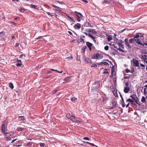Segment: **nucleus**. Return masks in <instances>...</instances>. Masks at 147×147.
I'll return each mask as SVG.
<instances>
[{
  "label": "nucleus",
  "instance_id": "nucleus-1",
  "mask_svg": "<svg viewBox=\"0 0 147 147\" xmlns=\"http://www.w3.org/2000/svg\"><path fill=\"white\" fill-rule=\"evenodd\" d=\"M133 100H134V101L137 104L140 105L138 102L139 101L138 98L136 96V94H134L133 95H131L130 96Z\"/></svg>",
  "mask_w": 147,
  "mask_h": 147
},
{
  "label": "nucleus",
  "instance_id": "nucleus-2",
  "mask_svg": "<svg viewBox=\"0 0 147 147\" xmlns=\"http://www.w3.org/2000/svg\"><path fill=\"white\" fill-rule=\"evenodd\" d=\"M102 57L103 56L102 54H99L98 53H97L94 56L93 58L96 59H100L102 58Z\"/></svg>",
  "mask_w": 147,
  "mask_h": 147
},
{
  "label": "nucleus",
  "instance_id": "nucleus-3",
  "mask_svg": "<svg viewBox=\"0 0 147 147\" xmlns=\"http://www.w3.org/2000/svg\"><path fill=\"white\" fill-rule=\"evenodd\" d=\"M124 42L126 46H127L128 48L131 49V47L128 42V39L127 38H125L124 40Z\"/></svg>",
  "mask_w": 147,
  "mask_h": 147
},
{
  "label": "nucleus",
  "instance_id": "nucleus-4",
  "mask_svg": "<svg viewBox=\"0 0 147 147\" xmlns=\"http://www.w3.org/2000/svg\"><path fill=\"white\" fill-rule=\"evenodd\" d=\"M5 121H3L2 123V125L1 126V130L2 132H5Z\"/></svg>",
  "mask_w": 147,
  "mask_h": 147
},
{
  "label": "nucleus",
  "instance_id": "nucleus-5",
  "mask_svg": "<svg viewBox=\"0 0 147 147\" xmlns=\"http://www.w3.org/2000/svg\"><path fill=\"white\" fill-rule=\"evenodd\" d=\"M133 63H134V66L137 67H139V63L138 60H136L135 59H133Z\"/></svg>",
  "mask_w": 147,
  "mask_h": 147
},
{
  "label": "nucleus",
  "instance_id": "nucleus-6",
  "mask_svg": "<svg viewBox=\"0 0 147 147\" xmlns=\"http://www.w3.org/2000/svg\"><path fill=\"white\" fill-rule=\"evenodd\" d=\"M130 90V88L129 86H125L124 87L123 91L125 93H128Z\"/></svg>",
  "mask_w": 147,
  "mask_h": 147
},
{
  "label": "nucleus",
  "instance_id": "nucleus-7",
  "mask_svg": "<svg viewBox=\"0 0 147 147\" xmlns=\"http://www.w3.org/2000/svg\"><path fill=\"white\" fill-rule=\"evenodd\" d=\"M84 60L87 63H91L92 62V61L89 58L86 57H85L84 58Z\"/></svg>",
  "mask_w": 147,
  "mask_h": 147
},
{
  "label": "nucleus",
  "instance_id": "nucleus-8",
  "mask_svg": "<svg viewBox=\"0 0 147 147\" xmlns=\"http://www.w3.org/2000/svg\"><path fill=\"white\" fill-rule=\"evenodd\" d=\"M80 16L78 15H76V16H77V21L79 22L80 21L81 19L82 18L83 16L82 14H79Z\"/></svg>",
  "mask_w": 147,
  "mask_h": 147
},
{
  "label": "nucleus",
  "instance_id": "nucleus-9",
  "mask_svg": "<svg viewBox=\"0 0 147 147\" xmlns=\"http://www.w3.org/2000/svg\"><path fill=\"white\" fill-rule=\"evenodd\" d=\"M74 27L76 29H78L79 30L81 28V24L80 23H78L74 26Z\"/></svg>",
  "mask_w": 147,
  "mask_h": 147
},
{
  "label": "nucleus",
  "instance_id": "nucleus-10",
  "mask_svg": "<svg viewBox=\"0 0 147 147\" xmlns=\"http://www.w3.org/2000/svg\"><path fill=\"white\" fill-rule=\"evenodd\" d=\"M84 26L85 27H93L92 26L91 24L89 22H88L87 21L86 22L84 23Z\"/></svg>",
  "mask_w": 147,
  "mask_h": 147
},
{
  "label": "nucleus",
  "instance_id": "nucleus-11",
  "mask_svg": "<svg viewBox=\"0 0 147 147\" xmlns=\"http://www.w3.org/2000/svg\"><path fill=\"white\" fill-rule=\"evenodd\" d=\"M87 30H88V32H92V33L95 34H97L96 32V31H95V30L94 29L91 28V29H88Z\"/></svg>",
  "mask_w": 147,
  "mask_h": 147
},
{
  "label": "nucleus",
  "instance_id": "nucleus-12",
  "mask_svg": "<svg viewBox=\"0 0 147 147\" xmlns=\"http://www.w3.org/2000/svg\"><path fill=\"white\" fill-rule=\"evenodd\" d=\"M136 42L138 44L142 46H144V44L142 43L140 41V40L139 38L137 39Z\"/></svg>",
  "mask_w": 147,
  "mask_h": 147
},
{
  "label": "nucleus",
  "instance_id": "nucleus-13",
  "mask_svg": "<svg viewBox=\"0 0 147 147\" xmlns=\"http://www.w3.org/2000/svg\"><path fill=\"white\" fill-rule=\"evenodd\" d=\"M18 120L20 121L25 120L26 119H25V117L24 116H20L18 117Z\"/></svg>",
  "mask_w": 147,
  "mask_h": 147
},
{
  "label": "nucleus",
  "instance_id": "nucleus-14",
  "mask_svg": "<svg viewBox=\"0 0 147 147\" xmlns=\"http://www.w3.org/2000/svg\"><path fill=\"white\" fill-rule=\"evenodd\" d=\"M97 64L98 65H102V64H104L105 65H109V64L106 62H101L100 63H97Z\"/></svg>",
  "mask_w": 147,
  "mask_h": 147
},
{
  "label": "nucleus",
  "instance_id": "nucleus-15",
  "mask_svg": "<svg viewBox=\"0 0 147 147\" xmlns=\"http://www.w3.org/2000/svg\"><path fill=\"white\" fill-rule=\"evenodd\" d=\"M141 59H142L146 60H147V55H141Z\"/></svg>",
  "mask_w": 147,
  "mask_h": 147
},
{
  "label": "nucleus",
  "instance_id": "nucleus-16",
  "mask_svg": "<svg viewBox=\"0 0 147 147\" xmlns=\"http://www.w3.org/2000/svg\"><path fill=\"white\" fill-rule=\"evenodd\" d=\"M86 45L88 47V48L90 47H92L93 44L88 42H86Z\"/></svg>",
  "mask_w": 147,
  "mask_h": 147
},
{
  "label": "nucleus",
  "instance_id": "nucleus-17",
  "mask_svg": "<svg viewBox=\"0 0 147 147\" xmlns=\"http://www.w3.org/2000/svg\"><path fill=\"white\" fill-rule=\"evenodd\" d=\"M127 101H129L131 104L135 105V104L134 103V100L130 98L127 99L126 101V102H127Z\"/></svg>",
  "mask_w": 147,
  "mask_h": 147
},
{
  "label": "nucleus",
  "instance_id": "nucleus-18",
  "mask_svg": "<svg viewBox=\"0 0 147 147\" xmlns=\"http://www.w3.org/2000/svg\"><path fill=\"white\" fill-rule=\"evenodd\" d=\"M70 77H68L65 78L64 79V80L67 82H69L70 81Z\"/></svg>",
  "mask_w": 147,
  "mask_h": 147
},
{
  "label": "nucleus",
  "instance_id": "nucleus-19",
  "mask_svg": "<svg viewBox=\"0 0 147 147\" xmlns=\"http://www.w3.org/2000/svg\"><path fill=\"white\" fill-rule=\"evenodd\" d=\"M112 103L114 107H116V104L114 100H112Z\"/></svg>",
  "mask_w": 147,
  "mask_h": 147
},
{
  "label": "nucleus",
  "instance_id": "nucleus-20",
  "mask_svg": "<svg viewBox=\"0 0 147 147\" xmlns=\"http://www.w3.org/2000/svg\"><path fill=\"white\" fill-rule=\"evenodd\" d=\"M77 100V98L75 97H73L71 99V101L73 102H75Z\"/></svg>",
  "mask_w": 147,
  "mask_h": 147
},
{
  "label": "nucleus",
  "instance_id": "nucleus-21",
  "mask_svg": "<svg viewBox=\"0 0 147 147\" xmlns=\"http://www.w3.org/2000/svg\"><path fill=\"white\" fill-rule=\"evenodd\" d=\"M9 87L12 89H13L14 88V86L13 83H9Z\"/></svg>",
  "mask_w": 147,
  "mask_h": 147
},
{
  "label": "nucleus",
  "instance_id": "nucleus-22",
  "mask_svg": "<svg viewBox=\"0 0 147 147\" xmlns=\"http://www.w3.org/2000/svg\"><path fill=\"white\" fill-rule=\"evenodd\" d=\"M70 119L71 120L74 122H75L76 120L75 119V117L74 116H72Z\"/></svg>",
  "mask_w": 147,
  "mask_h": 147
},
{
  "label": "nucleus",
  "instance_id": "nucleus-23",
  "mask_svg": "<svg viewBox=\"0 0 147 147\" xmlns=\"http://www.w3.org/2000/svg\"><path fill=\"white\" fill-rule=\"evenodd\" d=\"M83 142L84 143H85L91 145L92 146H96V145L94 144L93 143H90L88 142H85V141H83Z\"/></svg>",
  "mask_w": 147,
  "mask_h": 147
},
{
  "label": "nucleus",
  "instance_id": "nucleus-24",
  "mask_svg": "<svg viewBox=\"0 0 147 147\" xmlns=\"http://www.w3.org/2000/svg\"><path fill=\"white\" fill-rule=\"evenodd\" d=\"M52 6L55 8H57L58 9H59L57 10V11H60V8L59 7H58L54 5H53V4H52Z\"/></svg>",
  "mask_w": 147,
  "mask_h": 147
},
{
  "label": "nucleus",
  "instance_id": "nucleus-25",
  "mask_svg": "<svg viewBox=\"0 0 147 147\" xmlns=\"http://www.w3.org/2000/svg\"><path fill=\"white\" fill-rule=\"evenodd\" d=\"M139 34H142L141 33H137L136 35L134 36V38H138L140 36Z\"/></svg>",
  "mask_w": 147,
  "mask_h": 147
},
{
  "label": "nucleus",
  "instance_id": "nucleus-26",
  "mask_svg": "<svg viewBox=\"0 0 147 147\" xmlns=\"http://www.w3.org/2000/svg\"><path fill=\"white\" fill-rule=\"evenodd\" d=\"M141 101L143 102H146V99L145 97L143 96L141 99Z\"/></svg>",
  "mask_w": 147,
  "mask_h": 147
},
{
  "label": "nucleus",
  "instance_id": "nucleus-27",
  "mask_svg": "<svg viewBox=\"0 0 147 147\" xmlns=\"http://www.w3.org/2000/svg\"><path fill=\"white\" fill-rule=\"evenodd\" d=\"M37 6L36 5H33V4L31 5V7L34 9H36L37 8Z\"/></svg>",
  "mask_w": 147,
  "mask_h": 147
},
{
  "label": "nucleus",
  "instance_id": "nucleus-28",
  "mask_svg": "<svg viewBox=\"0 0 147 147\" xmlns=\"http://www.w3.org/2000/svg\"><path fill=\"white\" fill-rule=\"evenodd\" d=\"M89 37L90 38H91L92 40H94L95 39V37L92 36L91 34H89Z\"/></svg>",
  "mask_w": 147,
  "mask_h": 147
},
{
  "label": "nucleus",
  "instance_id": "nucleus-29",
  "mask_svg": "<svg viewBox=\"0 0 147 147\" xmlns=\"http://www.w3.org/2000/svg\"><path fill=\"white\" fill-rule=\"evenodd\" d=\"M112 2L114 4L115 3V2L113 1H109L108 0H107V3H109V4H111V2Z\"/></svg>",
  "mask_w": 147,
  "mask_h": 147
},
{
  "label": "nucleus",
  "instance_id": "nucleus-30",
  "mask_svg": "<svg viewBox=\"0 0 147 147\" xmlns=\"http://www.w3.org/2000/svg\"><path fill=\"white\" fill-rule=\"evenodd\" d=\"M71 116H71V115H70V113L67 114L66 115V117L67 118H69V119H70L71 118Z\"/></svg>",
  "mask_w": 147,
  "mask_h": 147
},
{
  "label": "nucleus",
  "instance_id": "nucleus-31",
  "mask_svg": "<svg viewBox=\"0 0 147 147\" xmlns=\"http://www.w3.org/2000/svg\"><path fill=\"white\" fill-rule=\"evenodd\" d=\"M117 44L119 45V47H122V48L123 49L124 47H123L124 45H122V44L121 43H117Z\"/></svg>",
  "mask_w": 147,
  "mask_h": 147
},
{
  "label": "nucleus",
  "instance_id": "nucleus-32",
  "mask_svg": "<svg viewBox=\"0 0 147 147\" xmlns=\"http://www.w3.org/2000/svg\"><path fill=\"white\" fill-rule=\"evenodd\" d=\"M112 39V37L110 36H108V37L107 38V39L109 41H110Z\"/></svg>",
  "mask_w": 147,
  "mask_h": 147
},
{
  "label": "nucleus",
  "instance_id": "nucleus-33",
  "mask_svg": "<svg viewBox=\"0 0 147 147\" xmlns=\"http://www.w3.org/2000/svg\"><path fill=\"white\" fill-rule=\"evenodd\" d=\"M87 48V47L86 46H84L82 49V52H84L85 51V49Z\"/></svg>",
  "mask_w": 147,
  "mask_h": 147
},
{
  "label": "nucleus",
  "instance_id": "nucleus-34",
  "mask_svg": "<svg viewBox=\"0 0 147 147\" xmlns=\"http://www.w3.org/2000/svg\"><path fill=\"white\" fill-rule=\"evenodd\" d=\"M25 10V9L22 8H20V11L22 12H24Z\"/></svg>",
  "mask_w": 147,
  "mask_h": 147
},
{
  "label": "nucleus",
  "instance_id": "nucleus-35",
  "mask_svg": "<svg viewBox=\"0 0 147 147\" xmlns=\"http://www.w3.org/2000/svg\"><path fill=\"white\" fill-rule=\"evenodd\" d=\"M129 42L130 43H134V41L132 38H131L129 39Z\"/></svg>",
  "mask_w": 147,
  "mask_h": 147
},
{
  "label": "nucleus",
  "instance_id": "nucleus-36",
  "mask_svg": "<svg viewBox=\"0 0 147 147\" xmlns=\"http://www.w3.org/2000/svg\"><path fill=\"white\" fill-rule=\"evenodd\" d=\"M109 46L107 45L105 46L104 47V49L106 51H107L109 49Z\"/></svg>",
  "mask_w": 147,
  "mask_h": 147
},
{
  "label": "nucleus",
  "instance_id": "nucleus-37",
  "mask_svg": "<svg viewBox=\"0 0 147 147\" xmlns=\"http://www.w3.org/2000/svg\"><path fill=\"white\" fill-rule=\"evenodd\" d=\"M67 17L69 19L71 20V21H74V20L73 19H72L71 18L67 15Z\"/></svg>",
  "mask_w": 147,
  "mask_h": 147
},
{
  "label": "nucleus",
  "instance_id": "nucleus-38",
  "mask_svg": "<svg viewBox=\"0 0 147 147\" xmlns=\"http://www.w3.org/2000/svg\"><path fill=\"white\" fill-rule=\"evenodd\" d=\"M22 65V63H18L16 64V66L17 67H20Z\"/></svg>",
  "mask_w": 147,
  "mask_h": 147
},
{
  "label": "nucleus",
  "instance_id": "nucleus-39",
  "mask_svg": "<svg viewBox=\"0 0 147 147\" xmlns=\"http://www.w3.org/2000/svg\"><path fill=\"white\" fill-rule=\"evenodd\" d=\"M117 50L119 51H120L123 52V53H125L124 51V50H123L121 49L120 48H119L117 49Z\"/></svg>",
  "mask_w": 147,
  "mask_h": 147
},
{
  "label": "nucleus",
  "instance_id": "nucleus-40",
  "mask_svg": "<svg viewBox=\"0 0 147 147\" xmlns=\"http://www.w3.org/2000/svg\"><path fill=\"white\" fill-rule=\"evenodd\" d=\"M57 2L59 3L61 5H63L65 4L63 2L60 1H58Z\"/></svg>",
  "mask_w": 147,
  "mask_h": 147
},
{
  "label": "nucleus",
  "instance_id": "nucleus-41",
  "mask_svg": "<svg viewBox=\"0 0 147 147\" xmlns=\"http://www.w3.org/2000/svg\"><path fill=\"white\" fill-rule=\"evenodd\" d=\"M40 145L41 147H43L45 146V144L44 143H41L40 144Z\"/></svg>",
  "mask_w": 147,
  "mask_h": 147
},
{
  "label": "nucleus",
  "instance_id": "nucleus-42",
  "mask_svg": "<svg viewBox=\"0 0 147 147\" xmlns=\"http://www.w3.org/2000/svg\"><path fill=\"white\" fill-rule=\"evenodd\" d=\"M97 66L94 63L92 64V65L91 66V67H96Z\"/></svg>",
  "mask_w": 147,
  "mask_h": 147
},
{
  "label": "nucleus",
  "instance_id": "nucleus-43",
  "mask_svg": "<svg viewBox=\"0 0 147 147\" xmlns=\"http://www.w3.org/2000/svg\"><path fill=\"white\" fill-rule=\"evenodd\" d=\"M125 71L127 73H128L129 72H131L130 70L127 68L126 69Z\"/></svg>",
  "mask_w": 147,
  "mask_h": 147
},
{
  "label": "nucleus",
  "instance_id": "nucleus-44",
  "mask_svg": "<svg viewBox=\"0 0 147 147\" xmlns=\"http://www.w3.org/2000/svg\"><path fill=\"white\" fill-rule=\"evenodd\" d=\"M83 139L84 140H89V138L87 137H84L83 138Z\"/></svg>",
  "mask_w": 147,
  "mask_h": 147
},
{
  "label": "nucleus",
  "instance_id": "nucleus-45",
  "mask_svg": "<svg viewBox=\"0 0 147 147\" xmlns=\"http://www.w3.org/2000/svg\"><path fill=\"white\" fill-rule=\"evenodd\" d=\"M122 105V107H124L125 106V104L124 103V102H122L121 103Z\"/></svg>",
  "mask_w": 147,
  "mask_h": 147
},
{
  "label": "nucleus",
  "instance_id": "nucleus-46",
  "mask_svg": "<svg viewBox=\"0 0 147 147\" xmlns=\"http://www.w3.org/2000/svg\"><path fill=\"white\" fill-rule=\"evenodd\" d=\"M58 91V90L57 89H55V90L52 92L53 93L55 94Z\"/></svg>",
  "mask_w": 147,
  "mask_h": 147
},
{
  "label": "nucleus",
  "instance_id": "nucleus-47",
  "mask_svg": "<svg viewBox=\"0 0 147 147\" xmlns=\"http://www.w3.org/2000/svg\"><path fill=\"white\" fill-rule=\"evenodd\" d=\"M74 13L76 14V15H78L79 16H80V14H81V13H78V12L76 11H75L74 12Z\"/></svg>",
  "mask_w": 147,
  "mask_h": 147
},
{
  "label": "nucleus",
  "instance_id": "nucleus-48",
  "mask_svg": "<svg viewBox=\"0 0 147 147\" xmlns=\"http://www.w3.org/2000/svg\"><path fill=\"white\" fill-rule=\"evenodd\" d=\"M123 41H122V40H119V41L117 42V43H121L122 44V43H123Z\"/></svg>",
  "mask_w": 147,
  "mask_h": 147
},
{
  "label": "nucleus",
  "instance_id": "nucleus-49",
  "mask_svg": "<svg viewBox=\"0 0 147 147\" xmlns=\"http://www.w3.org/2000/svg\"><path fill=\"white\" fill-rule=\"evenodd\" d=\"M14 134V132H12L11 133H9V136H11L13 135Z\"/></svg>",
  "mask_w": 147,
  "mask_h": 147
},
{
  "label": "nucleus",
  "instance_id": "nucleus-50",
  "mask_svg": "<svg viewBox=\"0 0 147 147\" xmlns=\"http://www.w3.org/2000/svg\"><path fill=\"white\" fill-rule=\"evenodd\" d=\"M72 59V57H67V58H66V59L67 60H69V59Z\"/></svg>",
  "mask_w": 147,
  "mask_h": 147
},
{
  "label": "nucleus",
  "instance_id": "nucleus-51",
  "mask_svg": "<svg viewBox=\"0 0 147 147\" xmlns=\"http://www.w3.org/2000/svg\"><path fill=\"white\" fill-rule=\"evenodd\" d=\"M43 37H44V36H39L37 38H36V39H40L41 38Z\"/></svg>",
  "mask_w": 147,
  "mask_h": 147
},
{
  "label": "nucleus",
  "instance_id": "nucleus-52",
  "mask_svg": "<svg viewBox=\"0 0 147 147\" xmlns=\"http://www.w3.org/2000/svg\"><path fill=\"white\" fill-rule=\"evenodd\" d=\"M125 85L126 86H128L129 85V83L128 82H126L125 84Z\"/></svg>",
  "mask_w": 147,
  "mask_h": 147
},
{
  "label": "nucleus",
  "instance_id": "nucleus-53",
  "mask_svg": "<svg viewBox=\"0 0 147 147\" xmlns=\"http://www.w3.org/2000/svg\"><path fill=\"white\" fill-rule=\"evenodd\" d=\"M5 138H6L8 140L10 141L11 140V138L10 137H5Z\"/></svg>",
  "mask_w": 147,
  "mask_h": 147
},
{
  "label": "nucleus",
  "instance_id": "nucleus-54",
  "mask_svg": "<svg viewBox=\"0 0 147 147\" xmlns=\"http://www.w3.org/2000/svg\"><path fill=\"white\" fill-rule=\"evenodd\" d=\"M146 88L145 87L144 88V93L145 95L146 94Z\"/></svg>",
  "mask_w": 147,
  "mask_h": 147
},
{
  "label": "nucleus",
  "instance_id": "nucleus-55",
  "mask_svg": "<svg viewBox=\"0 0 147 147\" xmlns=\"http://www.w3.org/2000/svg\"><path fill=\"white\" fill-rule=\"evenodd\" d=\"M5 34V32L4 31H2L0 32V36H1V34Z\"/></svg>",
  "mask_w": 147,
  "mask_h": 147
},
{
  "label": "nucleus",
  "instance_id": "nucleus-56",
  "mask_svg": "<svg viewBox=\"0 0 147 147\" xmlns=\"http://www.w3.org/2000/svg\"><path fill=\"white\" fill-rule=\"evenodd\" d=\"M80 40H81V42H83L84 43L85 42H84V40L83 38H80Z\"/></svg>",
  "mask_w": 147,
  "mask_h": 147
},
{
  "label": "nucleus",
  "instance_id": "nucleus-57",
  "mask_svg": "<svg viewBox=\"0 0 147 147\" xmlns=\"http://www.w3.org/2000/svg\"><path fill=\"white\" fill-rule=\"evenodd\" d=\"M132 39H133V40L134 41H134L136 42V40H137V39H136V38H134V37L133 36V38H132Z\"/></svg>",
  "mask_w": 147,
  "mask_h": 147
},
{
  "label": "nucleus",
  "instance_id": "nucleus-58",
  "mask_svg": "<svg viewBox=\"0 0 147 147\" xmlns=\"http://www.w3.org/2000/svg\"><path fill=\"white\" fill-rule=\"evenodd\" d=\"M129 76H125L124 78L125 79H129Z\"/></svg>",
  "mask_w": 147,
  "mask_h": 147
},
{
  "label": "nucleus",
  "instance_id": "nucleus-59",
  "mask_svg": "<svg viewBox=\"0 0 147 147\" xmlns=\"http://www.w3.org/2000/svg\"><path fill=\"white\" fill-rule=\"evenodd\" d=\"M18 139H16L14 140H12V141L11 142V144H12L15 141H16Z\"/></svg>",
  "mask_w": 147,
  "mask_h": 147
},
{
  "label": "nucleus",
  "instance_id": "nucleus-60",
  "mask_svg": "<svg viewBox=\"0 0 147 147\" xmlns=\"http://www.w3.org/2000/svg\"><path fill=\"white\" fill-rule=\"evenodd\" d=\"M114 72V70L113 69H111V74L112 75H113Z\"/></svg>",
  "mask_w": 147,
  "mask_h": 147
},
{
  "label": "nucleus",
  "instance_id": "nucleus-61",
  "mask_svg": "<svg viewBox=\"0 0 147 147\" xmlns=\"http://www.w3.org/2000/svg\"><path fill=\"white\" fill-rule=\"evenodd\" d=\"M103 4L105 3H107V0H104L103 1Z\"/></svg>",
  "mask_w": 147,
  "mask_h": 147
},
{
  "label": "nucleus",
  "instance_id": "nucleus-62",
  "mask_svg": "<svg viewBox=\"0 0 147 147\" xmlns=\"http://www.w3.org/2000/svg\"><path fill=\"white\" fill-rule=\"evenodd\" d=\"M140 38L142 39V40H144V38L143 37V36L142 35L140 36Z\"/></svg>",
  "mask_w": 147,
  "mask_h": 147
},
{
  "label": "nucleus",
  "instance_id": "nucleus-63",
  "mask_svg": "<svg viewBox=\"0 0 147 147\" xmlns=\"http://www.w3.org/2000/svg\"><path fill=\"white\" fill-rule=\"evenodd\" d=\"M140 66H141V67H145V65H144L143 64H140Z\"/></svg>",
  "mask_w": 147,
  "mask_h": 147
},
{
  "label": "nucleus",
  "instance_id": "nucleus-64",
  "mask_svg": "<svg viewBox=\"0 0 147 147\" xmlns=\"http://www.w3.org/2000/svg\"><path fill=\"white\" fill-rule=\"evenodd\" d=\"M23 129L22 128H20L18 129V131H21Z\"/></svg>",
  "mask_w": 147,
  "mask_h": 147
}]
</instances>
